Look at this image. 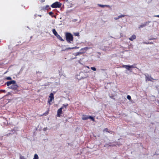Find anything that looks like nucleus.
Listing matches in <instances>:
<instances>
[{
  "mask_svg": "<svg viewBox=\"0 0 159 159\" xmlns=\"http://www.w3.org/2000/svg\"><path fill=\"white\" fill-rule=\"evenodd\" d=\"M65 36L66 41L68 43H71V42L73 41V38L72 34L70 33H66L65 34Z\"/></svg>",
  "mask_w": 159,
  "mask_h": 159,
  "instance_id": "f257e3e1",
  "label": "nucleus"
},
{
  "mask_svg": "<svg viewBox=\"0 0 159 159\" xmlns=\"http://www.w3.org/2000/svg\"><path fill=\"white\" fill-rule=\"evenodd\" d=\"M54 97L53 94L52 93H50L49 96L48 98V102L49 105L52 104L51 102L54 100Z\"/></svg>",
  "mask_w": 159,
  "mask_h": 159,
  "instance_id": "f03ea898",
  "label": "nucleus"
},
{
  "mask_svg": "<svg viewBox=\"0 0 159 159\" xmlns=\"http://www.w3.org/2000/svg\"><path fill=\"white\" fill-rule=\"evenodd\" d=\"M61 4L60 2H57L53 3L51 7L53 8H57L60 7L61 6Z\"/></svg>",
  "mask_w": 159,
  "mask_h": 159,
  "instance_id": "7ed1b4c3",
  "label": "nucleus"
},
{
  "mask_svg": "<svg viewBox=\"0 0 159 159\" xmlns=\"http://www.w3.org/2000/svg\"><path fill=\"white\" fill-rule=\"evenodd\" d=\"M123 67L126 68L127 70L131 71V69L133 68H135V65H124L123 66Z\"/></svg>",
  "mask_w": 159,
  "mask_h": 159,
  "instance_id": "20e7f679",
  "label": "nucleus"
},
{
  "mask_svg": "<svg viewBox=\"0 0 159 159\" xmlns=\"http://www.w3.org/2000/svg\"><path fill=\"white\" fill-rule=\"evenodd\" d=\"M9 88L10 89H13V90H16V92L18 91V90H17L18 86L16 84H13L12 85L10 86Z\"/></svg>",
  "mask_w": 159,
  "mask_h": 159,
  "instance_id": "39448f33",
  "label": "nucleus"
},
{
  "mask_svg": "<svg viewBox=\"0 0 159 159\" xmlns=\"http://www.w3.org/2000/svg\"><path fill=\"white\" fill-rule=\"evenodd\" d=\"M63 109V107H61L57 110V116H58L60 117L62 113V110Z\"/></svg>",
  "mask_w": 159,
  "mask_h": 159,
  "instance_id": "423d86ee",
  "label": "nucleus"
},
{
  "mask_svg": "<svg viewBox=\"0 0 159 159\" xmlns=\"http://www.w3.org/2000/svg\"><path fill=\"white\" fill-rule=\"evenodd\" d=\"M150 22H145L144 23L140 25L139 26V28H143L146 26L148 25L149 23Z\"/></svg>",
  "mask_w": 159,
  "mask_h": 159,
  "instance_id": "0eeeda50",
  "label": "nucleus"
},
{
  "mask_svg": "<svg viewBox=\"0 0 159 159\" xmlns=\"http://www.w3.org/2000/svg\"><path fill=\"white\" fill-rule=\"evenodd\" d=\"M16 83V82L15 80H12L11 81L7 82L6 83V84L7 86H9L13 84H15Z\"/></svg>",
  "mask_w": 159,
  "mask_h": 159,
  "instance_id": "6e6552de",
  "label": "nucleus"
},
{
  "mask_svg": "<svg viewBox=\"0 0 159 159\" xmlns=\"http://www.w3.org/2000/svg\"><path fill=\"white\" fill-rule=\"evenodd\" d=\"M145 76L146 81H152V80L153 79H152L151 77H150L148 75H146Z\"/></svg>",
  "mask_w": 159,
  "mask_h": 159,
  "instance_id": "1a4fd4ad",
  "label": "nucleus"
},
{
  "mask_svg": "<svg viewBox=\"0 0 159 159\" xmlns=\"http://www.w3.org/2000/svg\"><path fill=\"white\" fill-rule=\"evenodd\" d=\"M136 38V35L134 34H133L129 38V39L131 41H133Z\"/></svg>",
  "mask_w": 159,
  "mask_h": 159,
  "instance_id": "9d476101",
  "label": "nucleus"
},
{
  "mask_svg": "<svg viewBox=\"0 0 159 159\" xmlns=\"http://www.w3.org/2000/svg\"><path fill=\"white\" fill-rule=\"evenodd\" d=\"M98 5L101 7L104 8L105 7H110V6L109 5H103L100 4H98Z\"/></svg>",
  "mask_w": 159,
  "mask_h": 159,
  "instance_id": "9b49d317",
  "label": "nucleus"
},
{
  "mask_svg": "<svg viewBox=\"0 0 159 159\" xmlns=\"http://www.w3.org/2000/svg\"><path fill=\"white\" fill-rule=\"evenodd\" d=\"M89 48H88V47H85L84 48H82L81 49H80V51H83V52H85L88 49H89Z\"/></svg>",
  "mask_w": 159,
  "mask_h": 159,
  "instance_id": "f8f14e48",
  "label": "nucleus"
},
{
  "mask_svg": "<svg viewBox=\"0 0 159 159\" xmlns=\"http://www.w3.org/2000/svg\"><path fill=\"white\" fill-rule=\"evenodd\" d=\"M79 47H75L72 48H69L65 49V50H62L63 51L68 50L69 49H78L79 48Z\"/></svg>",
  "mask_w": 159,
  "mask_h": 159,
  "instance_id": "ddd939ff",
  "label": "nucleus"
},
{
  "mask_svg": "<svg viewBox=\"0 0 159 159\" xmlns=\"http://www.w3.org/2000/svg\"><path fill=\"white\" fill-rule=\"evenodd\" d=\"M89 116H86V115H83L82 117V119L83 120H87L89 118Z\"/></svg>",
  "mask_w": 159,
  "mask_h": 159,
  "instance_id": "4468645a",
  "label": "nucleus"
},
{
  "mask_svg": "<svg viewBox=\"0 0 159 159\" xmlns=\"http://www.w3.org/2000/svg\"><path fill=\"white\" fill-rule=\"evenodd\" d=\"M52 32L53 34L56 36H57L58 34L57 32L56 31V30L55 29H53L52 30Z\"/></svg>",
  "mask_w": 159,
  "mask_h": 159,
  "instance_id": "2eb2a0df",
  "label": "nucleus"
},
{
  "mask_svg": "<svg viewBox=\"0 0 159 159\" xmlns=\"http://www.w3.org/2000/svg\"><path fill=\"white\" fill-rule=\"evenodd\" d=\"M56 37L58 39H59V40H60L62 41H64V40L63 39L59 34H58L57 36Z\"/></svg>",
  "mask_w": 159,
  "mask_h": 159,
  "instance_id": "dca6fc26",
  "label": "nucleus"
},
{
  "mask_svg": "<svg viewBox=\"0 0 159 159\" xmlns=\"http://www.w3.org/2000/svg\"><path fill=\"white\" fill-rule=\"evenodd\" d=\"M83 53H84V52H78L75 53V56H77Z\"/></svg>",
  "mask_w": 159,
  "mask_h": 159,
  "instance_id": "f3484780",
  "label": "nucleus"
},
{
  "mask_svg": "<svg viewBox=\"0 0 159 159\" xmlns=\"http://www.w3.org/2000/svg\"><path fill=\"white\" fill-rule=\"evenodd\" d=\"M49 8V6L48 5H46L45 7H43V10H47L48 8Z\"/></svg>",
  "mask_w": 159,
  "mask_h": 159,
  "instance_id": "a211bd4d",
  "label": "nucleus"
},
{
  "mask_svg": "<svg viewBox=\"0 0 159 159\" xmlns=\"http://www.w3.org/2000/svg\"><path fill=\"white\" fill-rule=\"evenodd\" d=\"M33 159H39V157L37 154H34Z\"/></svg>",
  "mask_w": 159,
  "mask_h": 159,
  "instance_id": "6ab92c4d",
  "label": "nucleus"
},
{
  "mask_svg": "<svg viewBox=\"0 0 159 159\" xmlns=\"http://www.w3.org/2000/svg\"><path fill=\"white\" fill-rule=\"evenodd\" d=\"M88 119H91L93 121H94V118H93V117L91 116H89V118Z\"/></svg>",
  "mask_w": 159,
  "mask_h": 159,
  "instance_id": "aec40b11",
  "label": "nucleus"
},
{
  "mask_svg": "<svg viewBox=\"0 0 159 159\" xmlns=\"http://www.w3.org/2000/svg\"><path fill=\"white\" fill-rule=\"evenodd\" d=\"M68 106V104H63L62 107H63V108L64 107L66 108V107Z\"/></svg>",
  "mask_w": 159,
  "mask_h": 159,
  "instance_id": "412c9836",
  "label": "nucleus"
},
{
  "mask_svg": "<svg viewBox=\"0 0 159 159\" xmlns=\"http://www.w3.org/2000/svg\"><path fill=\"white\" fill-rule=\"evenodd\" d=\"M74 34L77 36H79V33H74Z\"/></svg>",
  "mask_w": 159,
  "mask_h": 159,
  "instance_id": "4be33fe9",
  "label": "nucleus"
},
{
  "mask_svg": "<svg viewBox=\"0 0 159 159\" xmlns=\"http://www.w3.org/2000/svg\"><path fill=\"white\" fill-rule=\"evenodd\" d=\"M91 69L93 71H96V69L94 67H91Z\"/></svg>",
  "mask_w": 159,
  "mask_h": 159,
  "instance_id": "5701e85b",
  "label": "nucleus"
},
{
  "mask_svg": "<svg viewBox=\"0 0 159 159\" xmlns=\"http://www.w3.org/2000/svg\"><path fill=\"white\" fill-rule=\"evenodd\" d=\"M119 18H120L118 16L114 17V19L115 20H116L119 19Z\"/></svg>",
  "mask_w": 159,
  "mask_h": 159,
  "instance_id": "b1692460",
  "label": "nucleus"
},
{
  "mask_svg": "<svg viewBox=\"0 0 159 159\" xmlns=\"http://www.w3.org/2000/svg\"><path fill=\"white\" fill-rule=\"evenodd\" d=\"M125 16V15H121L119 16L120 18H122L124 17Z\"/></svg>",
  "mask_w": 159,
  "mask_h": 159,
  "instance_id": "393cba45",
  "label": "nucleus"
},
{
  "mask_svg": "<svg viewBox=\"0 0 159 159\" xmlns=\"http://www.w3.org/2000/svg\"><path fill=\"white\" fill-rule=\"evenodd\" d=\"M127 98L129 100H130L131 99V97L129 95H128L127 96Z\"/></svg>",
  "mask_w": 159,
  "mask_h": 159,
  "instance_id": "a878e982",
  "label": "nucleus"
},
{
  "mask_svg": "<svg viewBox=\"0 0 159 159\" xmlns=\"http://www.w3.org/2000/svg\"><path fill=\"white\" fill-rule=\"evenodd\" d=\"M103 131L104 132H108V129L107 128H106L104 129Z\"/></svg>",
  "mask_w": 159,
  "mask_h": 159,
  "instance_id": "bb28decb",
  "label": "nucleus"
},
{
  "mask_svg": "<svg viewBox=\"0 0 159 159\" xmlns=\"http://www.w3.org/2000/svg\"><path fill=\"white\" fill-rule=\"evenodd\" d=\"M6 79L7 80H11V78L10 77H7L6 78Z\"/></svg>",
  "mask_w": 159,
  "mask_h": 159,
  "instance_id": "cd10ccee",
  "label": "nucleus"
},
{
  "mask_svg": "<svg viewBox=\"0 0 159 159\" xmlns=\"http://www.w3.org/2000/svg\"><path fill=\"white\" fill-rule=\"evenodd\" d=\"M53 14V12H50L49 13V14L50 15H52V14Z\"/></svg>",
  "mask_w": 159,
  "mask_h": 159,
  "instance_id": "c85d7f7f",
  "label": "nucleus"
},
{
  "mask_svg": "<svg viewBox=\"0 0 159 159\" xmlns=\"http://www.w3.org/2000/svg\"><path fill=\"white\" fill-rule=\"evenodd\" d=\"M155 17H157L159 18V15H155L154 16Z\"/></svg>",
  "mask_w": 159,
  "mask_h": 159,
  "instance_id": "c756f323",
  "label": "nucleus"
},
{
  "mask_svg": "<svg viewBox=\"0 0 159 159\" xmlns=\"http://www.w3.org/2000/svg\"><path fill=\"white\" fill-rule=\"evenodd\" d=\"M84 67H87V68L88 69H89V66H85Z\"/></svg>",
  "mask_w": 159,
  "mask_h": 159,
  "instance_id": "7c9ffc66",
  "label": "nucleus"
},
{
  "mask_svg": "<svg viewBox=\"0 0 159 159\" xmlns=\"http://www.w3.org/2000/svg\"><path fill=\"white\" fill-rule=\"evenodd\" d=\"M64 1L66 2H68V0H64Z\"/></svg>",
  "mask_w": 159,
  "mask_h": 159,
  "instance_id": "2f4dec72",
  "label": "nucleus"
},
{
  "mask_svg": "<svg viewBox=\"0 0 159 159\" xmlns=\"http://www.w3.org/2000/svg\"><path fill=\"white\" fill-rule=\"evenodd\" d=\"M107 146H108V145H107L106 144V145H104V147H107Z\"/></svg>",
  "mask_w": 159,
  "mask_h": 159,
  "instance_id": "473e14b6",
  "label": "nucleus"
},
{
  "mask_svg": "<svg viewBox=\"0 0 159 159\" xmlns=\"http://www.w3.org/2000/svg\"><path fill=\"white\" fill-rule=\"evenodd\" d=\"M23 159V157H20V159Z\"/></svg>",
  "mask_w": 159,
  "mask_h": 159,
  "instance_id": "72a5a7b5",
  "label": "nucleus"
},
{
  "mask_svg": "<svg viewBox=\"0 0 159 159\" xmlns=\"http://www.w3.org/2000/svg\"><path fill=\"white\" fill-rule=\"evenodd\" d=\"M47 128H44V130L45 131L47 129Z\"/></svg>",
  "mask_w": 159,
  "mask_h": 159,
  "instance_id": "f704fd0d",
  "label": "nucleus"
},
{
  "mask_svg": "<svg viewBox=\"0 0 159 159\" xmlns=\"http://www.w3.org/2000/svg\"><path fill=\"white\" fill-rule=\"evenodd\" d=\"M38 16L40 17H41L42 16L41 15H38Z\"/></svg>",
  "mask_w": 159,
  "mask_h": 159,
  "instance_id": "c9c22d12",
  "label": "nucleus"
},
{
  "mask_svg": "<svg viewBox=\"0 0 159 159\" xmlns=\"http://www.w3.org/2000/svg\"><path fill=\"white\" fill-rule=\"evenodd\" d=\"M88 72V71H86L85 72H86V73H87V72Z\"/></svg>",
  "mask_w": 159,
  "mask_h": 159,
  "instance_id": "e433bc0d",
  "label": "nucleus"
}]
</instances>
